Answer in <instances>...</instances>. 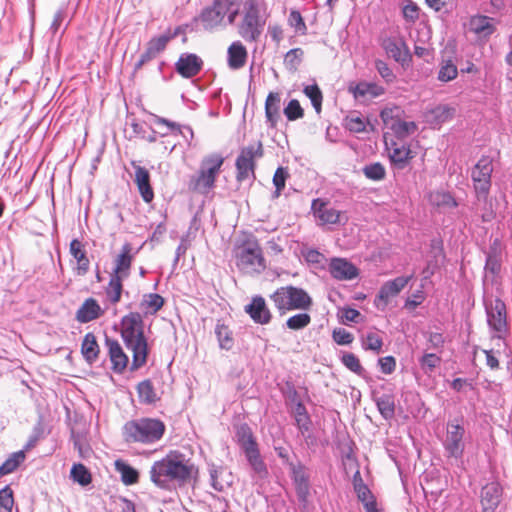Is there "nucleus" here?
Instances as JSON below:
<instances>
[{"instance_id":"obj_1","label":"nucleus","mask_w":512,"mask_h":512,"mask_svg":"<svg viewBox=\"0 0 512 512\" xmlns=\"http://www.w3.org/2000/svg\"><path fill=\"white\" fill-rule=\"evenodd\" d=\"M121 336L126 347L132 351V370L147 362L148 344L144 335V321L139 312H130L121 320Z\"/></svg>"},{"instance_id":"obj_2","label":"nucleus","mask_w":512,"mask_h":512,"mask_svg":"<svg viewBox=\"0 0 512 512\" xmlns=\"http://www.w3.org/2000/svg\"><path fill=\"white\" fill-rule=\"evenodd\" d=\"M266 22L267 14L261 0H245L237 25L238 34L244 41L256 43L264 32Z\"/></svg>"},{"instance_id":"obj_3","label":"nucleus","mask_w":512,"mask_h":512,"mask_svg":"<svg viewBox=\"0 0 512 512\" xmlns=\"http://www.w3.org/2000/svg\"><path fill=\"white\" fill-rule=\"evenodd\" d=\"M191 467L176 456H166L154 462L150 469L151 481L160 488H169L171 482H184L190 477Z\"/></svg>"},{"instance_id":"obj_4","label":"nucleus","mask_w":512,"mask_h":512,"mask_svg":"<svg viewBox=\"0 0 512 512\" xmlns=\"http://www.w3.org/2000/svg\"><path fill=\"white\" fill-rule=\"evenodd\" d=\"M165 429L159 419L140 418L128 421L123 427V435L127 442L153 444L162 438Z\"/></svg>"},{"instance_id":"obj_5","label":"nucleus","mask_w":512,"mask_h":512,"mask_svg":"<svg viewBox=\"0 0 512 512\" xmlns=\"http://www.w3.org/2000/svg\"><path fill=\"white\" fill-rule=\"evenodd\" d=\"M270 299L281 316L293 310H308L313 304L304 289L292 285L278 288L270 295Z\"/></svg>"},{"instance_id":"obj_6","label":"nucleus","mask_w":512,"mask_h":512,"mask_svg":"<svg viewBox=\"0 0 512 512\" xmlns=\"http://www.w3.org/2000/svg\"><path fill=\"white\" fill-rule=\"evenodd\" d=\"M224 158L220 154L204 157L198 172L190 177L188 188L201 194L208 193L215 186V180L221 171Z\"/></svg>"},{"instance_id":"obj_7","label":"nucleus","mask_w":512,"mask_h":512,"mask_svg":"<svg viewBox=\"0 0 512 512\" xmlns=\"http://www.w3.org/2000/svg\"><path fill=\"white\" fill-rule=\"evenodd\" d=\"M236 265L245 273H260L265 269L262 249L255 239H247L236 248Z\"/></svg>"},{"instance_id":"obj_8","label":"nucleus","mask_w":512,"mask_h":512,"mask_svg":"<svg viewBox=\"0 0 512 512\" xmlns=\"http://www.w3.org/2000/svg\"><path fill=\"white\" fill-rule=\"evenodd\" d=\"M263 154V145L260 141L241 148L235 162L237 181L255 179L256 161L262 158Z\"/></svg>"},{"instance_id":"obj_9","label":"nucleus","mask_w":512,"mask_h":512,"mask_svg":"<svg viewBox=\"0 0 512 512\" xmlns=\"http://www.w3.org/2000/svg\"><path fill=\"white\" fill-rule=\"evenodd\" d=\"M493 170V159L490 156H482L472 168L471 178L478 200L487 198Z\"/></svg>"},{"instance_id":"obj_10","label":"nucleus","mask_w":512,"mask_h":512,"mask_svg":"<svg viewBox=\"0 0 512 512\" xmlns=\"http://www.w3.org/2000/svg\"><path fill=\"white\" fill-rule=\"evenodd\" d=\"M485 310L489 328L496 333V337L503 338L508 332L505 303L499 298L485 301Z\"/></svg>"},{"instance_id":"obj_11","label":"nucleus","mask_w":512,"mask_h":512,"mask_svg":"<svg viewBox=\"0 0 512 512\" xmlns=\"http://www.w3.org/2000/svg\"><path fill=\"white\" fill-rule=\"evenodd\" d=\"M412 278L413 274L409 276H400L393 280L385 282L381 286L374 300L375 306L379 310L384 311L390 299L397 296L402 291V289H404V287L411 281Z\"/></svg>"},{"instance_id":"obj_12","label":"nucleus","mask_w":512,"mask_h":512,"mask_svg":"<svg viewBox=\"0 0 512 512\" xmlns=\"http://www.w3.org/2000/svg\"><path fill=\"white\" fill-rule=\"evenodd\" d=\"M465 429L455 423H448L447 434L444 440V448L450 457L460 458L464 452L463 437Z\"/></svg>"},{"instance_id":"obj_13","label":"nucleus","mask_w":512,"mask_h":512,"mask_svg":"<svg viewBox=\"0 0 512 512\" xmlns=\"http://www.w3.org/2000/svg\"><path fill=\"white\" fill-rule=\"evenodd\" d=\"M245 312L257 324L265 325L272 319L271 311L260 295L252 297L251 302L245 306Z\"/></svg>"},{"instance_id":"obj_14","label":"nucleus","mask_w":512,"mask_h":512,"mask_svg":"<svg viewBox=\"0 0 512 512\" xmlns=\"http://www.w3.org/2000/svg\"><path fill=\"white\" fill-rule=\"evenodd\" d=\"M202 59L193 53H183L175 64V69L184 78L196 76L202 69Z\"/></svg>"},{"instance_id":"obj_15","label":"nucleus","mask_w":512,"mask_h":512,"mask_svg":"<svg viewBox=\"0 0 512 512\" xmlns=\"http://www.w3.org/2000/svg\"><path fill=\"white\" fill-rule=\"evenodd\" d=\"M210 484L216 491L222 492L231 487L234 481L232 472L224 466L208 465Z\"/></svg>"},{"instance_id":"obj_16","label":"nucleus","mask_w":512,"mask_h":512,"mask_svg":"<svg viewBox=\"0 0 512 512\" xmlns=\"http://www.w3.org/2000/svg\"><path fill=\"white\" fill-rule=\"evenodd\" d=\"M329 272L334 279L340 281L352 280L358 276L357 267L344 258L331 259Z\"/></svg>"},{"instance_id":"obj_17","label":"nucleus","mask_w":512,"mask_h":512,"mask_svg":"<svg viewBox=\"0 0 512 512\" xmlns=\"http://www.w3.org/2000/svg\"><path fill=\"white\" fill-rule=\"evenodd\" d=\"M132 166L135 170L134 182L138 188V191L144 202L150 203L154 199V191L150 184V173L149 171L135 162H132Z\"/></svg>"},{"instance_id":"obj_18","label":"nucleus","mask_w":512,"mask_h":512,"mask_svg":"<svg viewBox=\"0 0 512 512\" xmlns=\"http://www.w3.org/2000/svg\"><path fill=\"white\" fill-rule=\"evenodd\" d=\"M312 210L321 224H337L341 222V212L320 199L313 200Z\"/></svg>"},{"instance_id":"obj_19","label":"nucleus","mask_w":512,"mask_h":512,"mask_svg":"<svg viewBox=\"0 0 512 512\" xmlns=\"http://www.w3.org/2000/svg\"><path fill=\"white\" fill-rule=\"evenodd\" d=\"M290 469L298 499L300 502L305 504L308 500L310 491L308 475L302 465L296 466L294 464H290Z\"/></svg>"},{"instance_id":"obj_20","label":"nucleus","mask_w":512,"mask_h":512,"mask_svg":"<svg viewBox=\"0 0 512 512\" xmlns=\"http://www.w3.org/2000/svg\"><path fill=\"white\" fill-rule=\"evenodd\" d=\"M109 358L112 363V370L116 373H122L128 364V357L124 353L121 345L117 340L106 338Z\"/></svg>"},{"instance_id":"obj_21","label":"nucleus","mask_w":512,"mask_h":512,"mask_svg":"<svg viewBox=\"0 0 512 512\" xmlns=\"http://www.w3.org/2000/svg\"><path fill=\"white\" fill-rule=\"evenodd\" d=\"M455 115V108L448 105H438L425 112V121L432 127H440L443 123L451 120Z\"/></svg>"},{"instance_id":"obj_22","label":"nucleus","mask_w":512,"mask_h":512,"mask_svg":"<svg viewBox=\"0 0 512 512\" xmlns=\"http://www.w3.org/2000/svg\"><path fill=\"white\" fill-rule=\"evenodd\" d=\"M502 489L496 482L489 483L482 488L481 504L483 512L494 511L500 503Z\"/></svg>"},{"instance_id":"obj_23","label":"nucleus","mask_w":512,"mask_h":512,"mask_svg":"<svg viewBox=\"0 0 512 512\" xmlns=\"http://www.w3.org/2000/svg\"><path fill=\"white\" fill-rule=\"evenodd\" d=\"M69 251L77 262V266L75 268L76 274L79 276L86 275L90 268V261L87 257L83 243L78 239H73L70 242Z\"/></svg>"},{"instance_id":"obj_24","label":"nucleus","mask_w":512,"mask_h":512,"mask_svg":"<svg viewBox=\"0 0 512 512\" xmlns=\"http://www.w3.org/2000/svg\"><path fill=\"white\" fill-rule=\"evenodd\" d=\"M132 260V246L130 243H125L121 248L120 254L115 259V267L111 274L122 278H128L130 275Z\"/></svg>"},{"instance_id":"obj_25","label":"nucleus","mask_w":512,"mask_h":512,"mask_svg":"<svg viewBox=\"0 0 512 512\" xmlns=\"http://www.w3.org/2000/svg\"><path fill=\"white\" fill-rule=\"evenodd\" d=\"M244 454L252 469V478L256 481L266 479L269 475V472L267 465L260 455L259 449L256 448L255 450H249Z\"/></svg>"},{"instance_id":"obj_26","label":"nucleus","mask_w":512,"mask_h":512,"mask_svg":"<svg viewBox=\"0 0 512 512\" xmlns=\"http://www.w3.org/2000/svg\"><path fill=\"white\" fill-rule=\"evenodd\" d=\"M281 95L278 92H270L265 101V117L271 128H275L280 119Z\"/></svg>"},{"instance_id":"obj_27","label":"nucleus","mask_w":512,"mask_h":512,"mask_svg":"<svg viewBox=\"0 0 512 512\" xmlns=\"http://www.w3.org/2000/svg\"><path fill=\"white\" fill-rule=\"evenodd\" d=\"M247 50L240 41L233 42L227 51L228 66L233 70L242 68L247 60Z\"/></svg>"},{"instance_id":"obj_28","label":"nucleus","mask_w":512,"mask_h":512,"mask_svg":"<svg viewBox=\"0 0 512 512\" xmlns=\"http://www.w3.org/2000/svg\"><path fill=\"white\" fill-rule=\"evenodd\" d=\"M101 307L94 298H88L76 312V319L80 323H88L101 316Z\"/></svg>"},{"instance_id":"obj_29","label":"nucleus","mask_w":512,"mask_h":512,"mask_svg":"<svg viewBox=\"0 0 512 512\" xmlns=\"http://www.w3.org/2000/svg\"><path fill=\"white\" fill-rule=\"evenodd\" d=\"M349 91L353 93L355 99L376 98L384 93V88L369 82H360L357 85L350 86Z\"/></svg>"},{"instance_id":"obj_30","label":"nucleus","mask_w":512,"mask_h":512,"mask_svg":"<svg viewBox=\"0 0 512 512\" xmlns=\"http://www.w3.org/2000/svg\"><path fill=\"white\" fill-rule=\"evenodd\" d=\"M164 298L157 293L144 294L139 304L143 316L155 315L164 306Z\"/></svg>"},{"instance_id":"obj_31","label":"nucleus","mask_w":512,"mask_h":512,"mask_svg":"<svg viewBox=\"0 0 512 512\" xmlns=\"http://www.w3.org/2000/svg\"><path fill=\"white\" fill-rule=\"evenodd\" d=\"M389 157L393 167L395 169L402 170L407 167L414 155L409 147L401 145L393 147L390 151Z\"/></svg>"},{"instance_id":"obj_32","label":"nucleus","mask_w":512,"mask_h":512,"mask_svg":"<svg viewBox=\"0 0 512 512\" xmlns=\"http://www.w3.org/2000/svg\"><path fill=\"white\" fill-rule=\"evenodd\" d=\"M100 348L96 340V336L89 332L84 336L81 345V353L84 359L89 363L93 364L99 355Z\"/></svg>"},{"instance_id":"obj_33","label":"nucleus","mask_w":512,"mask_h":512,"mask_svg":"<svg viewBox=\"0 0 512 512\" xmlns=\"http://www.w3.org/2000/svg\"><path fill=\"white\" fill-rule=\"evenodd\" d=\"M137 392L139 400L143 404L150 405L160 400V397L149 379L143 380L137 385Z\"/></svg>"},{"instance_id":"obj_34","label":"nucleus","mask_w":512,"mask_h":512,"mask_svg":"<svg viewBox=\"0 0 512 512\" xmlns=\"http://www.w3.org/2000/svg\"><path fill=\"white\" fill-rule=\"evenodd\" d=\"M125 279L126 278H122L117 275H110V280L105 289V292L111 304L115 305L120 302L123 291V281Z\"/></svg>"},{"instance_id":"obj_35","label":"nucleus","mask_w":512,"mask_h":512,"mask_svg":"<svg viewBox=\"0 0 512 512\" xmlns=\"http://www.w3.org/2000/svg\"><path fill=\"white\" fill-rule=\"evenodd\" d=\"M200 21L205 30H214L223 23L224 18L212 6H209L203 9Z\"/></svg>"},{"instance_id":"obj_36","label":"nucleus","mask_w":512,"mask_h":512,"mask_svg":"<svg viewBox=\"0 0 512 512\" xmlns=\"http://www.w3.org/2000/svg\"><path fill=\"white\" fill-rule=\"evenodd\" d=\"M361 347L364 350H371L375 353H380L383 346V339L376 331H369L362 333L360 336Z\"/></svg>"},{"instance_id":"obj_37","label":"nucleus","mask_w":512,"mask_h":512,"mask_svg":"<svg viewBox=\"0 0 512 512\" xmlns=\"http://www.w3.org/2000/svg\"><path fill=\"white\" fill-rule=\"evenodd\" d=\"M377 405V408L381 414V416L385 420H390L395 415V402L394 397L389 394H383L374 399Z\"/></svg>"},{"instance_id":"obj_38","label":"nucleus","mask_w":512,"mask_h":512,"mask_svg":"<svg viewBox=\"0 0 512 512\" xmlns=\"http://www.w3.org/2000/svg\"><path fill=\"white\" fill-rule=\"evenodd\" d=\"M236 436L238 438V443L244 453H247L249 450H255L258 448L253 433L247 425H241L237 429Z\"/></svg>"},{"instance_id":"obj_39","label":"nucleus","mask_w":512,"mask_h":512,"mask_svg":"<svg viewBox=\"0 0 512 512\" xmlns=\"http://www.w3.org/2000/svg\"><path fill=\"white\" fill-rule=\"evenodd\" d=\"M26 458L25 451L20 450L12 453L0 466V476L13 473Z\"/></svg>"},{"instance_id":"obj_40","label":"nucleus","mask_w":512,"mask_h":512,"mask_svg":"<svg viewBox=\"0 0 512 512\" xmlns=\"http://www.w3.org/2000/svg\"><path fill=\"white\" fill-rule=\"evenodd\" d=\"M116 470L121 474V480L126 485H132L138 482L139 473L129 464L117 460L115 462Z\"/></svg>"},{"instance_id":"obj_41","label":"nucleus","mask_w":512,"mask_h":512,"mask_svg":"<svg viewBox=\"0 0 512 512\" xmlns=\"http://www.w3.org/2000/svg\"><path fill=\"white\" fill-rule=\"evenodd\" d=\"M382 47L386 53L396 61L402 60L404 54L403 48L405 47L403 41L388 37L383 40Z\"/></svg>"},{"instance_id":"obj_42","label":"nucleus","mask_w":512,"mask_h":512,"mask_svg":"<svg viewBox=\"0 0 512 512\" xmlns=\"http://www.w3.org/2000/svg\"><path fill=\"white\" fill-rule=\"evenodd\" d=\"M215 334L221 349L230 350L233 347L234 340L228 326L218 322L215 327Z\"/></svg>"},{"instance_id":"obj_43","label":"nucleus","mask_w":512,"mask_h":512,"mask_svg":"<svg viewBox=\"0 0 512 512\" xmlns=\"http://www.w3.org/2000/svg\"><path fill=\"white\" fill-rule=\"evenodd\" d=\"M458 75L456 64L451 60H442L438 71V80L441 82H449L455 79Z\"/></svg>"},{"instance_id":"obj_44","label":"nucleus","mask_w":512,"mask_h":512,"mask_svg":"<svg viewBox=\"0 0 512 512\" xmlns=\"http://www.w3.org/2000/svg\"><path fill=\"white\" fill-rule=\"evenodd\" d=\"M294 415H295V421L298 429L302 433V435L305 434V432L309 431L311 420L307 413L306 407L301 403H297L294 409Z\"/></svg>"},{"instance_id":"obj_45","label":"nucleus","mask_w":512,"mask_h":512,"mask_svg":"<svg viewBox=\"0 0 512 512\" xmlns=\"http://www.w3.org/2000/svg\"><path fill=\"white\" fill-rule=\"evenodd\" d=\"M341 362L351 372L361 377L365 376L366 370L363 368L359 358L354 353L344 352L341 356Z\"/></svg>"},{"instance_id":"obj_46","label":"nucleus","mask_w":512,"mask_h":512,"mask_svg":"<svg viewBox=\"0 0 512 512\" xmlns=\"http://www.w3.org/2000/svg\"><path fill=\"white\" fill-rule=\"evenodd\" d=\"M176 36L177 32H167L166 34L154 37L147 43V48L157 56L159 53L165 50L168 42Z\"/></svg>"},{"instance_id":"obj_47","label":"nucleus","mask_w":512,"mask_h":512,"mask_svg":"<svg viewBox=\"0 0 512 512\" xmlns=\"http://www.w3.org/2000/svg\"><path fill=\"white\" fill-rule=\"evenodd\" d=\"M358 500L363 504L366 512H380L382 510L379 507L376 497L372 494V492L368 489L357 492Z\"/></svg>"},{"instance_id":"obj_48","label":"nucleus","mask_w":512,"mask_h":512,"mask_svg":"<svg viewBox=\"0 0 512 512\" xmlns=\"http://www.w3.org/2000/svg\"><path fill=\"white\" fill-rule=\"evenodd\" d=\"M311 322V316L308 313H298L289 317L286 321V327L290 330H302Z\"/></svg>"},{"instance_id":"obj_49","label":"nucleus","mask_w":512,"mask_h":512,"mask_svg":"<svg viewBox=\"0 0 512 512\" xmlns=\"http://www.w3.org/2000/svg\"><path fill=\"white\" fill-rule=\"evenodd\" d=\"M304 94L311 100L312 106L319 114L322 108V92L317 84L307 85L303 90Z\"/></svg>"},{"instance_id":"obj_50","label":"nucleus","mask_w":512,"mask_h":512,"mask_svg":"<svg viewBox=\"0 0 512 512\" xmlns=\"http://www.w3.org/2000/svg\"><path fill=\"white\" fill-rule=\"evenodd\" d=\"M441 363V357L434 353H425L419 359V365L425 374H431Z\"/></svg>"},{"instance_id":"obj_51","label":"nucleus","mask_w":512,"mask_h":512,"mask_svg":"<svg viewBox=\"0 0 512 512\" xmlns=\"http://www.w3.org/2000/svg\"><path fill=\"white\" fill-rule=\"evenodd\" d=\"M473 30L477 34L484 36L491 35L495 28L491 24V19L487 16H480L472 21Z\"/></svg>"},{"instance_id":"obj_52","label":"nucleus","mask_w":512,"mask_h":512,"mask_svg":"<svg viewBox=\"0 0 512 512\" xmlns=\"http://www.w3.org/2000/svg\"><path fill=\"white\" fill-rule=\"evenodd\" d=\"M72 479L82 486H86L91 482V474L83 464H74L71 469Z\"/></svg>"},{"instance_id":"obj_53","label":"nucleus","mask_w":512,"mask_h":512,"mask_svg":"<svg viewBox=\"0 0 512 512\" xmlns=\"http://www.w3.org/2000/svg\"><path fill=\"white\" fill-rule=\"evenodd\" d=\"M363 173L366 178L373 181H380L384 179L386 175L384 166L379 162L366 165L363 168Z\"/></svg>"},{"instance_id":"obj_54","label":"nucleus","mask_w":512,"mask_h":512,"mask_svg":"<svg viewBox=\"0 0 512 512\" xmlns=\"http://www.w3.org/2000/svg\"><path fill=\"white\" fill-rule=\"evenodd\" d=\"M345 126L350 132L360 133L365 131L366 121L362 116L352 113L345 118Z\"/></svg>"},{"instance_id":"obj_55","label":"nucleus","mask_w":512,"mask_h":512,"mask_svg":"<svg viewBox=\"0 0 512 512\" xmlns=\"http://www.w3.org/2000/svg\"><path fill=\"white\" fill-rule=\"evenodd\" d=\"M391 128L400 137H406L417 130V125L412 121H395Z\"/></svg>"},{"instance_id":"obj_56","label":"nucleus","mask_w":512,"mask_h":512,"mask_svg":"<svg viewBox=\"0 0 512 512\" xmlns=\"http://www.w3.org/2000/svg\"><path fill=\"white\" fill-rule=\"evenodd\" d=\"M284 114L289 121H295L304 116V111L298 100L292 99L284 108Z\"/></svg>"},{"instance_id":"obj_57","label":"nucleus","mask_w":512,"mask_h":512,"mask_svg":"<svg viewBox=\"0 0 512 512\" xmlns=\"http://www.w3.org/2000/svg\"><path fill=\"white\" fill-rule=\"evenodd\" d=\"M13 505V491L9 486H6L0 490V511L12 512Z\"/></svg>"},{"instance_id":"obj_58","label":"nucleus","mask_w":512,"mask_h":512,"mask_svg":"<svg viewBox=\"0 0 512 512\" xmlns=\"http://www.w3.org/2000/svg\"><path fill=\"white\" fill-rule=\"evenodd\" d=\"M288 177V172L283 167H278L273 176V184L275 186L274 197H279L281 191L285 187V182Z\"/></svg>"},{"instance_id":"obj_59","label":"nucleus","mask_w":512,"mask_h":512,"mask_svg":"<svg viewBox=\"0 0 512 512\" xmlns=\"http://www.w3.org/2000/svg\"><path fill=\"white\" fill-rule=\"evenodd\" d=\"M288 22L291 27L295 28L296 32L306 34L307 26L299 11L292 10L289 14Z\"/></svg>"},{"instance_id":"obj_60","label":"nucleus","mask_w":512,"mask_h":512,"mask_svg":"<svg viewBox=\"0 0 512 512\" xmlns=\"http://www.w3.org/2000/svg\"><path fill=\"white\" fill-rule=\"evenodd\" d=\"M332 338L338 345H350L354 340L353 334L344 328L334 329L332 332Z\"/></svg>"},{"instance_id":"obj_61","label":"nucleus","mask_w":512,"mask_h":512,"mask_svg":"<svg viewBox=\"0 0 512 512\" xmlns=\"http://www.w3.org/2000/svg\"><path fill=\"white\" fill-rule=\"evenodd\" d=\"M419 7L416 3L409 1L402 9L406 21L414 23L419 18Z\"/></svg>"},{"instance_id":"obj_62","label":"nucleus","mask_w":512,"mask_h":512,"mask_svg":"<svg viewBox=\"0 0 512 512\" xmlns=\"http://www.w3.org/2000/svg\"><path fill=\"white\" fill-rule=\"evenodd\" d=\"M303 54L304 53L301 48H294L289 50L285 55V64L291 68H296L300 64Z\"/></svg>"},{"instance_id":"obj_63","label":"nucleus","mask_w":512,"mask_h":512,"mask_svg":"<svg viewBox=\"0 0 512 512\" xmlns=\"http://www.w3.org/2000/svg\"><path fill=\"white\" fill-rule=\"evenodd\" d=\"M375 68L380 74V76L387 82H393L395 79V75L390 67L382 60H377L375 62Z\"/></svg>"},{"instance_id":"obj_64","label":"nucleus","mask_w":512,"mask_h":512,"mask_svg":"<svg viewBox=\"0 0 512 512\" xmlns=\"http://www.w3.org/2000/svg\"><path fill=\"white\" fill-rule=\"evenodd\" d=\"M236 0H214L212 7L219 12V14L225 18L226 14L231 9V6H235Z\"/></svg>"}]
</instances>
